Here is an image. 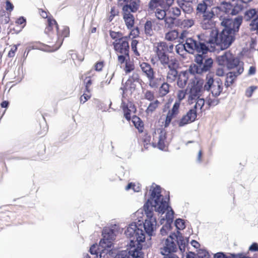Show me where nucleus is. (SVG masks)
<instances>
[{
    "label": "nucleus",
    "mask_w": 258,
    "mask_h": 258,
    "mask_svg": "<svg viewBox=\"0 0 258 258\" xmlns=\"http://www.w3.org/2000/svg\"><path fill=\"white\" fill-rule=\"evenodd\" d=\"M151 194L149 199L144 205L145 213L147 217L144 223V229L149 236L152 235L154 226L156 224V218L153 217L154 210L160 214H164L168 207V202L169 196L164 197L161 194V187L159 185L153 184L150 189Z\"/></svg>",
    "instance_id": "nucleus-1"
},
{
    "label": "nucleus",
    "mask_w": 258,
    "mask_h": 258,
    "mask_svg": "<svg viewBox=\"0 0 258 258\" xmlns=\"http://www.w3.org/2000/svg\"><path fill=\"white\" fill-rule=\"evenodd\" d=\"M126 236L130 239L131 248L129 250L119 251L114 258H143L141 242L145 239L143 230L138 227L135 223L130 224L124 231Z\"/></svg>",
    "instance_id": "nucleus-2"
},
{
    "label": "nucleus",
    "mask_w": 258,
    "mask_h": 258,
    "mask_svg": "<svg viewBox=\"0 0 258 258\" xmlns=\"http://www.w3.org/2000/svg\"><path fill=\"white\" fill-rule=\"evenodd\" d=\"M227 22L223 21L221 25L225 26L223 30L219 33L216 29L210 30V37L206 40L209 44H214L220 46L222 49L229 47L235 40V33L231 27L227 26Z\"/></svg>",
    "instance_id": "nucleus-3"
},
{
    "label": "nucleus",
    "mask_w": 258,
    "mask_h": 258,
    "mask_svg": "<svg viewBox=\"0 0 258 258\" xmlns=\"http://www.w3.org/2000/svg\"><path fill=\"white\" fill-rule=\"evenodd\" d=\"M206 50L196 51L198 54L195 55L194 61L196 63H192L189 67L188 71L192 75H201L210 71L212 67L213 60L211 58L206 56V54L209 51L208 46L205 44Z\"/></svg>",
    "instance_id": "nucleus-4"
},
{
    "label": "nucleus",
    "mask_w": 258,
    "mask_h": 258,
    "mask_svg": "<svg viewBox=\"0 0 258 258\" xmlns=\"http://www.w3.org/2000/svg\"><path fill=\"white\" fill-rule=\"evenodd\" d=\"M103 238L100 241L99 244H93L90 248L89 252L92 255H95L97 257L99 253L100 257H101L102 254L104 253L105 250H110L112 245V241L115 238V234L112 229H104L102 231Z\"/></svg>",
    "instance_id": "nucleus-5"
},
{
    "label": "nucleus",
    "mask_w": 258,
    "mask_h": 258,
    "mask_svg": "<svg viewBox=\"0 0 258 258\" xmlns=\"http://www.w3.org/2000/svg\"><path fill=\"white\" fill-rule=\"evenodd\" d=\"M209 0H203L201 3L198 4L196 8L197 15L201 16L202 20L206 21L212 20L215 17L221 18L222 12L229 15L223 8L225 2H221V6L219 7H213L210 10L208 9V3Z\"/></svg>",
    "instance_id": "nucleus-6"
},
{
    "label": "nucleus",
    "mask_w": 258,
    "mask_h": 258,
    "mask_svg": "<svg viewBox=\"0 0 258 258\" xmlns=\"http://www.w3.org/2000/svg\"><path fill=\"white\" fill-rule=\"evenodd\" d=\"M205 43L196 40L192 38H187L184 44H179L176 46V52L180 55H183V52L186 51L189 53H194L195 51L206 50Z\"/></svg>",
    "instance_id": "nucleus-7"
},
{
    "label": "nucleus",
    "mask_w": 258,
    "mask_h": 258,
    "mask_svg": "<svg viewBox=\"0 0 258 258\" xmlns=\"http://www.w3.org/2000/svg\"><path fill=\"white\" fill-rule=\"evenodd\" d=\"M206 82L204 86L205 91H210L214 97L219 96L223 90V84L219 78L213 79L212 74H208L206 77Z\"/></svg>",
    "instance_id": "nucleus-8"
},
{
    "label": "nucleus",
    "mask_w": 258,
    "mask_h": 258,
    "mask_svg": "<svg viewBox=\"0 0 258 258\" xmlns=\"http://www.w3.org/2000/svg\"><path fill=\"white\" fill-rule=\"evenodd\" d=\"M217 60L221 66H226L229 70L240 67H243V63L238 57H235L229 51H227L224 54L218 57Z\"/></svg>",
    "instance_id": "nucleus-9"
},
{
    "label": "nucleus",
    "mask_w": 258,
    "mask_h": 258,
    "mask_svg": "<svg viewBox=\"0 0 258 258\" xmlns=\"http://www.w3.org/2000/svg\"><path fill=\"white\" fill-rule=\"evenodd\" d=\"M168 50V46L165 42H161L158 44L156 49V53L158 60L161 65L165 68L170 64V63H174L176 61L175 59H169V56L167 54Z\"/></svg>",
    "instance_id": "nucleus-10"
},
{
    "label": "nucleus",
    "mask_w": 258,
    "mask_h": 258,
    "mask_svg": "<svg viewBox=\"0 0 258 258\" xmlns=\"http://www.w3.org/2000/svg\"><path fill=\"white\" fill-rule=\"evenodd\" d=\"M252 0H230L225 2L223 7L229 15H236L243 9L242 4H247Z\"/></svg>",
    "instance_id": "nucleus-11"
},
{
    "label": "nucleus",
    "mask_w": 258,
    "mask_h": 258,
    "mask_svg": "<svg viewBox=\"0 0 258 258\" xmlns=\"http://www.w3.org/2000/svg\"><path fill=\"white\" fill-rule=\"evenodd\" d=\"M203 81H193L190 84H189L187 88H189V95L188 99L192 100L196 98H199L202 95V92L205 91L204 89Z\"/></svg>",
    "instance_id": "nucleus-12"
},
{
    "label": "nucleus",
    "mask_w": 258,
    "mask_h": 258,
    "mask_svg": "<svg viewBox=\"0 0 258 258\" xmlns=\"http://www.w3.org/2000/svg\"><path fill=\"white\" fill-rule=\"evenodd\" d=\"M244 19L246 21L253 19L250 24V30L251 31H256V33H258V15L256 10L251 9L245 11Z\"/></svg>",
    "instance_id": "nucleus-13"
},
{
    "label": "nucleus",
    "mask_w": 258,
    "mask_h": 258,
    "mask_svg": "<svg viewBox=\"0 0 258 258\" xmlns=\"http://www.w3.org/2000/svg\"><path fill=\"white\" fill-rule=\"evenodd\" d=\"M128 37H125L120 39L118 42H113V45L115 51L120 54L127 55L129 57V44Z\"/></svg>",
    "instance_id": "nucleus-14"
},
{
    "label": "nucleus",
    "mask_w": 258,
    "mask_h": 258,
    "mask_svg": "<svg viewBox=\"0 0 258 258\" xmlns=\"http://www.w3.org/2000/svg\"><path fill=\"white\" fill-rule=\"evenodd\" d=\"M174 0H150L148 4L150 11H154L158 7L168 9L173 3Z\"/></svg>",
    "instance_id": "nucleus-15"
},
{
    "label": "nucleus",
    "mask_w": 258,
    "mask_h": 258,
    "mask_svg": "<svg viewBox=\"0 0 258 258\" xmlns=\"http://www.w3.org/2000/svg\"><path fill=\"white\" fill-rule=\"evenodd\" d=\"M176 244L174 241V239H171L170 236L165 239L163 243V247L160 248L161 254L176 252Z\"/></svg>",
    "instance_id": "nucleus-16"
},
{
    "label": "nucleus",
    "mask_w": 258,
    "mask_h": 258,
    "mask_svg": "<svg viewBox=\"0 0 258 258\" xmlns=\"http://www.w3.org/2000/svg\"><path fill=\"white\" fill-rule=\"evenodd\" d=\"M171 239L176 240L178 245L179 248L181 252L185 251L186 246L188 243V238H184L182 234L178 231L177 233H173L170 235Z\"/></svg>",
    "instance_id": "nucleus-17"
},
{
    "label": "nucleus",
    "mask_w": 258,
    "mask_h": 258,
    "mask_svg": "<svg viewBox=\"0 0 258 258\" xmlns=\"http://www.w3.org/2000/svg\"><path fill=\"white\" fill-rule=\"evenodd\" d=\"M244 69L243 67H240L237 70L236 72L233 71L229 72L227 74V77L226 79V81L225 83V86L228 88L231 85H232L236 77L242 74L243 72Z\"/></svg>",
    "instance_id": "nucleus-18"
},
{
    "label": "nucleus",
    "mask_w": 258,
    "mask_h": 258,
    "mask_svg": "<svg viewBox=\"0 0 258 258\" xmlns=\"http://www.w3.org/2000/svg\"><path fill=\"white\" fill-rule=\"evenodd\" d=\"M170 63L171 64L167 67L169 70L167 73V80L169 82L172 83L176 79L179 74L176 69L177 66L176 61Z\"/></svg>",
    "instance_id": "nucleus-19"
},
{
    "label": "nucleus",
    "mask_w": 258,
    "mask_h": 258,
    "mask_svg": "<svg viewBox=\"0 0 258 258\" xmlns=\"http://www.w3.org/2000/svg\"><path fill=\"white\" fill-rule=\"evenodd\" d=\"M140 0H130L122 7V12L135 13L139 8Z\"/></svg>",
    "instance_id": "nucleus-20"
},
{
    "label": "nucleus",
    "mask_w": 258,
    "mask_h": 258,
    "mask_svg": "<svg viewBox=\"0 0 258 258\" xmlns=\"http://www.w3.org/2000/svg\"><path fill=\"white\" fill-rule=\"evenodd\" d=\"M140 66L148 79H152L155 76V72L151 66L147 62H143L140 64Z\"/></svg>",
    "instance_id": "nucleus-21"
},
{
    "label": "nucleus",
    "mask_w": 258,
    "mask_h": 258,
    "mask_svg": "<svg viewBox=\"0 0 258 258\" xmlns=\"http://www.w3.org/2000/svg\"><path fill=\"white\" fill-rule=\"evenodd\" d=\"M188 79V74L186 72H181L178 76L177 84L180 88H183L186 85Z\"/></svg>",
    "instance_id": "nucleus-22"
},
{
    "label": "nucleus",
    "mask_w": 258,
    "mask_h": 258,
    "mask_svg": "<svg viewBox=\"0 0 258 258\" xmlns=\"http://www.w3.org/2000/svg\"><path fill=\"white\" fill-rule=\"evenodd\" d=\"M123 18L128 29L133 27L135 23V18L131 12H123Z\"/></svg>",
    "instance_id": "nucleus-23"
},
{
    "label": "nucleus",
    "mask_w": 258,
    "mask_h": 258,
    "mask_svg": "<svg viewBox=\"0 0 258 258\" xmlns=\"http://www.w3.org/2000/svg\"><path fill=\"white\" fill-rule=\"evenodd\" d=\"M136 84L135 82H132L128 80H127L125 83V87H121L120 90L122 91V97H124V93L125 91H130L131 93H132L136 90Z\"/></svg>",
    "instance_id": "nucleus-24"
},
{
    "label": "nucleus",
    "mask_w": 258,
    "mask_h": 258,
    "mask_svg": "<svg viewBox=\"0 0 258 258\" xmlns=\"http://www.w3.org/2000/svg\"><path fill=\"white\" fill-rule=\"evenodd\" d=\"M178 6L185 13L190 14L192 12L193 9L190 3L188 2H177Z\"/></svg>",
    "instance_id": "nucleus-25"
},
{
    "label": "nucleus",
    "mask_w": 258,
    "mask_h": 258,
    "mask_svg": "<svg viewBox=\"0 0 258 258\" xmlns=\"http://www.w3.org/2000/svg\"><path fill=\"white\" fill-rule=\"evenodd\" d=\"M168 201H169V200ZM168 203H169V202H168ZM168 204H169V203H168ZM166 210H168V212L166 213V215H165L166 219H165L164 218H162L161 219L160 223L161 224H162L163 223V221H164L165 220L168 221L170 222H173V218H174V214L173 210L172 209L171 207L169 206V205H168V207L167 209L166 210Z\"/></svg>",
    "instance_id": "nucleus-26"
},
{
    "label": "nucleus",
    "mask_w": 258,
    "mask_h": 258,
    "mask_svg": "<svg viewBox=\"0 0 258 258\" xmlns=\"http://www.w3.org/2000/svg\"><path fill=\"white\" fill-rule=\"evenodd\" d=\"M166 139V133L165 131L162 130L160 133L159 136V141L158 142V146L159 149L163 150L165 148L164 141Z\"/></svg>",
    "instance_id": "nucleus-27"
},
{
    "label": "nucleus",
    "mask_w": 258,
    "mask_h": 258,
    "mask_svg": "<svg viewBox=\"0 0 258 258\" xmlns=\"http://www.w3.org/2000/svg\"><path fill=\"white\" fill-rule=\"evenodd\" d=\"M48 24L45 29V33L48 34L49 32L52 29L53 26H55L57 31L58 30V25L54 19H48Z\"/></svg>",
    "instance_id": "nucleus-28"
},
{
    "label": "nucleus",
    "mask_w": 258,
    "mask_h": 258,
    "mask_svg": "<svg viewBox=\"0 0 258 258\" xmlns=\"http://www.w3.org/2000/svg\"><path fill=\"white\" fill-rule=\"evenodd\" d=\"M153 24L150 20L146 21L144 25L145 33L146 35L151 36L153 34Z\"/></svg>",
    "instance_id": "nucleus-29"
},
{
    "label": "nucleus",
    "mask_w": 258,
    "mask_h": 258,
    "mask_svg": "<svg viewBox=\"0 0 258 258\" xmlns=\"http://www.w3.org/2000/svg\"><path fill=\"white\" fill-rule=\"evenodd\" d=\"M242 19L243 18L242 16H238L234 19L233 26L231 27L232 30H233L234 32L238 31L240 26L242 23Z\"/></svg>",
    "instance_id": "nucleus-30"
},
{
    "label": "nucleus",
    "mask_w": 258,
    "mask_h": 258,
    "mask_svg": "<svg viewBox=\"0 0 258 258\" xmlns=\"http://www.w3.org/2000/svg\"><path fill=\"white\" fill-rule=\"evenodd\" d=\"M185 115L190 122H194L197 117V110L195 109H190Z\"/></svg>",
    "instance_id": "nucleus-31"
},
{
    "label": "nucleus",
    "mask_w": 258,
    "mask_h": 258,
    "mask_svg": "<svg viewBox=\"0 0 258 258\" xmlns=\"http://www.w3.org/2000/svg\"><path fill=\"white\" fill-rule=\"evenodd\" d=\"M121 107L123 111L124 117L127 120H130L131 119V114L132 111L129 109V107L123 101H122L121 103Z\"/></svg>",
    "instance_id": "nucleus-32"
},
{
    "label": "nucleus",
    "mask_w": 258,
    "mask_h": 258,
    "mask_svg": "<svg viewBox=\"0 0 258 258\" xmlns=\"http://www.w3.org/2000/svg\"><path fill=\"white\" fill-rule=\"evenodd\" d=\"M159 104V102L158 100H156L155 101L151 102L147 107L146 112L147 114L152 113L158 107Z\"/></svg>",
    "instance_id": "nucleus-33"
},
{
    "label": "nucleus",
    "mask_w": 258,
    "mask_h": 258,
    "mask_svg": "<svg viewBox=\"0 0 258 258\" xmlns=\"http://www.w3.org/2000/svg\"><path fill=\"white\" fill-rule=\"evenodd\" d=\"M178 37V32L176 30H173L167 33L165 35V38L168 41H173L175 40Z\"/></svg>",
    "instance_id": "nucleus-34"
},
{
    "label": "nucleus",
    "mask_w": 258,
    "mask_h": 258,
    "mask_svg": "<svg viewBox=\"0 0 258 258\" xmlns=\"http://www.w3.org/2000/svg\"><path fill=\"white\" fill-rule=\"evenodd\" d=\"M166 10L156 8L155 16L158 20H162L165 18L166 16Z\"/></svg>",
    "instance_id": "nucleus-35"
},
{
    "label": "nucleus",
    "mask_w": 258,
    "mask_h": 258,
    "mask_svg": "<svg viewBox=\"0 0 258 258\" xmlns=\"http://www.w3.org/2000/svg\"><path fill=\"white\" fill-rule=\"evenodd\" d=\"M128 80L132 82H135L136 83H138L140 84H141V83L143 82L142 79L140 78L139 74L137 72H134L132 76L129 77Z\"/></svg>",
    "instance_id": "nucleus-36"
},
{
    "label": "nucleus",
    "mask_w": 258,
    "mask_h": 258,
    "mask_svg": "<svg viewBox=\"0 0 258 258\" xmlns=\"http://www.w3.org/2000/svg\"><path fill=\"white\" fill-rule=\"evenodd\" d=\"M110 36L113 39H115L114 42H118L120 39L123 38L122 34L121 32H116L113 31H110Z\"/></svg>",
    "instance_id": "nucleus-37"
},
{
    "label": "nucleus",
    "mask_w": 258,
    "mask_h": 258,
    "mask_svg": "<svg viewBox=\"0 0 258 258\" xmlns=\"http://www.w3.org/2000/svg\"><path fill=\"white\" fill-rule=\"evenodd\" d=\"M176 115L177 114H176L175 113H172V111H171L170 110H169V111L168 112V113L167 114L166 119L165 121L164 126L165 127H167L169 126V124L170 123V122L171 121L172 119L174 117H175Z\"/></svg>",
    "instance_id": "nucleus-38"
},
{
    "label": "nucleus",
    "mask_w": 258,
    "mask_h": 258,
    "mask_svg": "<svg viewBox=\"0 0 258 258\" xmlns=\"http://www.w3.org/2000/svg\"><path fill=\"white\" fill-rule=\"evenodd\" d=\"M197 258H209L210 254L207 250L203 249H199L196 254Z\"/></svg>",
    "instance_id": "nucleus-39"
},
{
    "label": "nucleus",
    "mask_w": 258,
    "mask_h": 258,
    "mask_svg": "<svg viewBox=\"0 0 258 258\" xmlns=\"http://www.w3.org/2000/svg\"><path fill=\"white\" fill-rule=\"evenodd\" d=\"M160 93L162 95H165L169 92V85L167 83H163L159 88Z\"/></svg>",
    "instance_id": "nucleus-40"
},
{
    "label": "nucleus",
    "mask_w": 258,
    "mask_h": 258,
    "mask_svg": "<svg viewBox=\"0 0 258 258\" xmlns=\"http://www.w3.org/2000/svg\"><path fill=\"white\" fill-rule=\"evenodd\" d=\"M175 18H174L172 17H167L164 19L165 26L168 28H172L174 23V21Z\"/></svg>",
    "instance_id": "nucleus-41"
},
{
    "label": "nucleus",
    "mask_w": 258,
    "mask_h": 258,
    "mask_svg": "<svg viewBox=\"0 0 258 258\" xmlns=\"http://www.w3.org/2000/svg\"><path fill=\"white\" fill-rule=\"evenodd\" d=\"M201 26L204 29H211L213 28L214 24L212 20L206 21L205 22V20H202Z\"/></svg>",
    "instance_id": "nucleus-42"
},
{
    "label": "nucleus",
    "mask_w": 258,
    "mask_h": 258,
    "mask_svg": "<svg viewBox=\"0 0 258 258\" xmlns=\"http://www.w3.org/2000/svg\"><path fill=\"white\" fill-rule=\"evenodd\" d=\"M133 122L135 126L139 130L140 127H143V124L140 118L135 115L133 117Z\"/></svg>",
    "instance_id": "nucleus-43"
},
{
    "label": "nucleus",
    "mask_w": 258,
    "mask_h": 258,
    "mask_svg": "<svg viewBox=\"0 0 258 258\" xmlns=\"http://www.w3.org/2000/svg\"><path fill=\"white\" fill-rule=\"evenodd\" d=\"M175 226L178 230L184 229L185 228L184 220L178 218L175 221Z\"/></svg>",
    "instance_id": "nucleus-44"
},
{
    "label": "nucleus",
    "mask_w": 258,
    "mask_h": 258,
    "mask_svg": "<svg viewBox=\"0 0 258 258\" xmlns=\"http://www.w3.org/2000/svg\"><path fill=\"white\" fill-rule=\"evenodd\" d=\"M205 104V100L203 98H198V100L194 106V107L192 109H195L197 110V109L199 108L200 109L202 108Z\"/></svg>",
    "instance_id": "nucleus-45"
},
{
    "label": "nucleus",
    "mask_w": 258,
    "mask_h": 258,
    "mask_svg": "<svg viewBox=\"0 0 258 258\" xmlns=\"http://www.w3.org/2000/svg\"><path fill=\"white\" fill-rule=\"evenodd\" d=\"M138 43V41L137 40H132L131 43V47L132 49L134 52L135 54L137 56H140V53L137 50V44Z\"/></svg>",
    "instance_id": "nucleus-46"
},
{
    "label": "nucleus",
    "mask_w": 258,
    "mask_h": 258,
    "mask_svg": "<svg viewBox=\"0 0 258 258\" xmlns=\"http://www.w3.org/2000/svg\"><path fill=\"white\" fill-rule=\"evenodd\" d=\"M219 102H220L219 99L218 98H216V97H215L214 99L209 98L207 100V104L210 106H215L218 105L219 103Z\"/></svg>",
    "instance_id": "nucleus-47"
},
{
    "label": "nucleus",
    "mask_w": 258,
    "mask_h": 258,
    "mask_svg": "<svg viewBox=\"0 0 258 258\" xmlns=\"http://www.w3.org/2000/svg\"><path fill=\"white\" fill-rule=\"evenodd\" d=\"M154 93L151 91H147L145 93V98L149 101H152L154 99Z\"/></svg>",
    "instance_id": "nucleus-48"
},
{
    "label": "nucleus",
    "mask_w": 258,
    "mask_h": 258,
    "mask_svg": "<svg viewBox=\"0 0 258 258\" xmlns=\"http://www.w3.org/2000/svg\"><path fill=\"white\" fill-rule=\"evenodd\" d=\"M190 123L188 119H187V117L184 115H183L182 118L179 120L178 121V125L180 127L183 126L185 125Z\"/></svg>",
    "instance_id": "nucleus-49"
},
{
    "label": "nucleus",
    "mask_w": 258,
    "mask_h": 258,
    "mask_svg": "<svg viewBox=\"0 0 258 258\" xmlns=\"http://www.w3.org/2000/svg\"><path fill=\"white\" fill-rule=\"evenodd\" d=\"M134 69L135 67L133 64L126 62L125 66L124 69L126 74L131 73L132 71L134 70Z\"/></svg>",
    "instance_id": "nucleus-50"
},
{
    "label": "nucleus",
    "mask_w": 258,
    "mask_h": 258,
    "mask_svg": "<svg viewBox=\"0 0 258 258\" xmlns=\"http://www.w3.org/2000/svg\"><path fill=\"white\" fill-rule=\"evenodd\" d=\"M179 106H180L179 101H176L174 103L173 107L170 111L172 112V113H174L177 115L179 112L178 110H179Z\"/></svg>",
    "instance_id": "nucleus-51"
},
{
    "label": "nucleus",
    "mask_w": 258,
    "mask_h": 258,
    "mask_svg": "<svg viewBox=\"0 0 258 258\" xmlns=\"http://www.w3.org/2000/svg\"><path fill=\"white\" fill-rule=\"evenodd\" d=\"M33 49H42L43 44L39 42H33L30 44Z\"/></svg>",
    "instance_id": "nucleus-52"
},
{
    "label": "nucleus",
    "mask_w": 258,
    "mask_h": 258,
    "mask_svg": "<svg viewBox=\"0 0 258 258\" xmlns=\"http://www.w3.org/2000/svg\"><path fill=\"white\" fill-rule=\"evenodd\" d=\"M155 76L153 77L152 79H148L149 81V86L152 88H158L159 84L157 83V81L154 80Z\"/></svg>",
    "instance_id": "nucleus-53"
},
{
    "label": "nucleus",
    "mask_w": 258,
    "mask_h": 258,
    "mask_svg": "<svg viewBox=\"0 0 258 258\" xmlns=\"http://www.w3.org/2000/svg\"><path fill=\"white\" fill-rule=\"evenodd\" d=\"M181 9L177 7H173L172 8V14L175 17H178L181 14Z\"/></svg>",
    "instance_id": "nucleus-54"
},
{
    "label": "nucleus",
    "mask_w": 258,
    "mask_h": 258,
    "mask_svg": "<svg viewBox=\"0 0 258 258\" xmlns=\"http://www.w3.org/2000/svg\"><path fill=\"white\" fill-rule=\"evenodd\" d=\"M17 45H13L9 52L8 53V56L9 57H13L15 56V52L17 50Z\"/></svg>",
    "instance_id": "nucleus-55"
},
{
    "label": "nucleus",
    "mask_w": 258,
    "mask_h": 258,
    "mask_svg": "<svg viewBox=\"0 0 258 258\" xmlns=\"http://www.w3.org/2000/svg\"><path fill=\"white\" fill-rule=\"evenodd\" d=\"M256 87L255 86H251L248 89H247L245 92V95L246 96L250 97L251 96L253 91L256 89Z\"/></svg>",
    "instance_id": "nucleus-56"
},
{
    "label": "nucleus",
    "mask_w": 258,
    "mask_h": 258,
    "mask_svg": "<svg viewBox=\"0 0 258 258\" xmlns=\"http://www.w3.org/2000/svg\"><path fill=\"white\" fill-rule=\"evenodd\" d=\"M162 255H163V258H179L178 255L175 253V252L162 254Z\"/></svg>",
    "instance_id": "nucleus-57"
},
{
    "label": "nucleus",
    "mask_w": 258,
    "mask_h": 258,
    "mask_svg": "<svg viewBox=\"0 0 258 258\" xmlns=\"http://www.w3.org/2000/svg\"><path fill=\"white\" fill-rule=\"evenodd\" d=\"M90 95L84 93L80 97L81 103H84L90 98Z\"/></svg>",
    "instance_id": "nucleus-58"
},
{
    "label": "nucleus",
    "mask_w": 258,
    "mask_h": 258,
    "mask_svg": "<svg viewBox=\"0 0 258 258\" xmlns=\"http://www.w3.org/2000/svg\"><path fill=\"white\" fill-rule=\"evenodd\" d=\"M214 258H228L223 252H218L214 254Z\"/></svg>",
    "instance_id": "nucleus-59"
},
{
    "label": "nucleus",
    "mask_w": 258,
    "mask_h": 258,
    "mask_svg": "<svg viewBox=\"0 0 258 258\" xmlns=\"http://www.w3.org/2000/svg\"><path fill=\"white\" fill-rule=\"evenodd\" d=\"M14 9L13 5L9 1L6 2V9L7 11L11 12L13 11Z\"/></svg>",
    "instance_id": "nucleus-60"
},
{
    "label": "nucleus",
    "mask_w": 258,
    "mask_h": 258,
    "mask_svg": "<svg viewBox=\"0 0 258 258\" xmlns=\"http://www.w3.org/2000/svg\"><path fill=\"white\" fill-rule=\"evenodd\" d=\"M126 57H127V55L121 54V55H118V61L121 64L124 62L126 59Z\"/></svg>",
    "instance_id": "nucleus-61"
},
{
    "label": "nucleus",
    "mask_w": 258,
    "mask_h": 258,
    "mask_svg": "<svg viewBox=\"0 0 258 258\" xmlns=\"http://www.w3.org/2000/svg\"><path fill=\"white\" fill-rule=\"evenodd\" d=\"M126 105L129 107V109L131 110L132 112L135 113L136 112L137 109L133 103L129 102Z\"/></svg>",
    "instance_id": "nucleus-62"
},
{
    "label": "nucleus",
    "mask_w": 258,
    "mask_h": 258,
    "mask_svg": "<svg viewBox=\"0 0 258 258\" xmlns=\"http://www.w3.org/2000/svg\"><path fill=\"white\" fill-rule=\"evenodd\" d=\"M185 91L184 90H180L178 93V97L179 100L178 101L180 102L181 100H182L185 97Z\"/></svg>",
    "instance_id": "nucleus-63"
},
{
    "label": "nucleus",
    "mask_w": 258,
    "mask_h": 258,
    "mask_svg": "<svg viewBox=\"0 0 258 258\" xmlns=\"http://www.w3.org/2000/svg\"><path fill=\"white\" fill-rule=\"evenodd\" d=\"M249 250L251 251H258V244L256 243H253L249 247Z\"/></svg>",
    "instance_id": "nucleus-64"
}]
</instances>
